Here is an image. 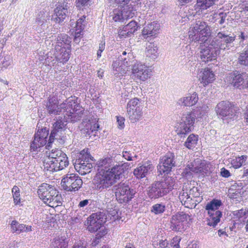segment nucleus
<instances>
[{
	"instance_id": "obj_1",
	"label": "nucleus",
	"mask_w": 248,
	"mask_h": 248,
	"mask_svg": "<svg viewBox=\"0 0 248 248\" xmlns=\"http://www.w3.org/2000/svg\"><path fill=\"white\" fill-rule=\"evenodd\" d=\"M202 113L201 108L199 107L183 114L180 122L175 126L177 134L180 138H185L193 129L195 119L201 117Z\"/></svg>"
},
{
	"instance_id": "obj_2",
	"label": "nucleus",
	"mask_w": 248,
	"mask_h": 248,
	"mask_svg": "<svg viewBox=\"0 0 248 248\" xmlns=\"http://www.w3.org/2000/svg\"><path fill=\"white\" fill-rule=\"evenodd\" d=\"M174 185V181L171 177H166L163 180L152 184L149 187L148 195L152 199L162 197L173 189Z\"/></svg>"
},
{
	"instance_id": "obj_3",
	"label": "nucleus",
	"mask_w": 248,
	"mask_h": 248,
	"mask_svg": "<svg viewBox=\"0 0 248 248\" xmlns=\"http://www.w3.org/2000/svg\"><path fill=\"white\" fill-rule=\"evenodd\" d=\"M37 193L39 198L50 207H56L61 203L59 192L47 184L44 183L39 186Z\"/></svg>"
},
{
	"instance_id": "obj_4",
	"label": "nucleus",
	"mask_w": 248,
	"mask_h": 248,
	"mask_svg": "<svg viewBox=\"0 0 248 248\" xmlns=\"http://www.w3.org/2000/svg\"><path fill=\"white\" fill-rule=\"evenodd\" d=\"M218 118L221 119L224 123H229L236 119L239 113V109L226 101L218 103L215 108Z\"/></svg>"
},
{
	"instance_id": "obj_5",
	"label": "nucleus",
	"mask_w": 248,
	"mask_h": 248,
	"mask_svg": "<svg viewBox=\"0 0 248 248\" xmlns=\"http://www.w3.org/2000/svg\"><path fill=\"white\" fill-rule=\"evenodd\" d=\"M222 205L221 200L215 199L207 203L205 209L208 215L206 219L207 225L215 228L220 222L222 214L219 209Z\"/></svg>"
},
{
	"instance_id": "obj_6",
	"label": "nucleus",
	"mask_w": 248,
	"mask_h": 248,
	"mask_svg": "<svg viewBox=\"0 0 248 248\" xmlns=\"http://www.w3.org/2000/svg\"><path fill=\"white\" fill-rule=\"evenodd\" d=\"M67 118L65 116L64 118L59 117L57 119L56 122L53 124V128L52 130L48 142L46 145V148L48 149L51 147V144L54 141V140H59L61 144L64 143L66 137L63 135L62 132L65 130V126L67 124Z\"/></svg>"
},
{
	"instance_id": "obj_7",
	"label": "nucleus",
	"mask_w": 248,
	"mask_h": 248,
	"mask_svg": "<svg viewBox=\"0 0 248 248\" xmlns=\"http://www.w3.org/2000/svg\"><path fill=\"white\" fill-rule=\"evenodd\" d=\"M210 34L209 27L206 23L199 20L193 25L191 31H189V37L192 41L202 42L208 40L207 37Z\"/></svg>"
},
{
	"instance_id": "obj_8",
	"label": "nucleus",
	"mask_w": 248,
	"mask_h": 248,
	"mask_svg": "<svg viewBox=\"0 0 248 248\" xmlns=\"http://www.w3.org/2000/svg\"><path fill=\"white\" fill-rule=\"evenodd\" d=\"M116 200L120 203H127L133 198L135 191L127 184L120 183L113 186Z\"/></svg>"
},
{
	"instance_id": "obj_9",
	"label": "nucleus",
	"mask_w": 248,
	"mask_h": 248,
	"mask_svg": "<svg viewBox=\"0 0 248 248\" xmlns=\"http://www.w3.org/2000/svg\"><path fill=\"white\" fill-rule=\"evenodd\" d=\"M93 180L96 189L101 191L110 188L116 182L112 175L107 171L98 172Z\"/></svg>"
},
{
	"instance_id": "obj_10",
	"label": "nucleus",
	"mask_w": 248,
	"mask_h": 248,
	"mask_svg": "<svg viewBox=\"0 0 248 248\" xmlns=\"http://www.w3.org/2000/svg\"><path fill=\"white\" fill-rule=\"evenodd\" d=\"M228 83L240 89H248V72L240 73L235 71L228 74L226 78Z\"/></svg>"
},
{
	"instance_id": "obj_11",
	"label": "nucleus",
	"mask_w": 248,
	"mask_h": 248,
	"mask_svg": "<svg viewBox=\"0 0 248 248\" xmlns=\"http://www.w3.org/2000/svg\"><path fill=\"white\" fill-rule=\"evenodd\" d=\"M70 3L65 0L59 1L56 4L54 14L51 16V20L55 23H60L63 21L70 13Z\"/></svg>"
},
{
	"instance_id": "obj_12",
	"label": "nucleus",
	"mask_w": 248,
	"mask_h": 248,
	"mask_svg": "<svg viewBox=\"0 0 248 248\" xmlns=\"http://www.w3.org/2000/svg\"><path fill=\"white\" fill-rule=\"evenodd\" d=\"M83 182L78 174H66L62 180L61 184L63 189L67 191H78L82 186Z\"/></svg>"
},
{
	"instance_id": "obj_13",
	"label": "nucleus",
	"mask_w": 248,
	"mask_h": 248,
	"mask_svg": "<svg viewBox=\"0 0 248 248\" xmlns=\"http://www.w3.org/2000/svg\"><path fill=\"white\" fill-rule=\"evenodd\" d=\"M230 35L225 32H219L217 34L216 37L211 40L213 45L219 51L220 49H229L232 46L231 44L234 41L235 36L233 34Z\"/></svg>"
},
{
	"instance_id": "obj_14",
	"label": "nucleus",
	"mask_w": 248,
	"mask_h": 248,
	"mask_svg": "<svg viewBox=\"0 0 248 248\" xmlns=\"http://www.w3.org/2000/svg\"><path fill=\"white\" fill-rule=\"evenodd\" d=\"M204 45L202 46L200 51V57L202 62H207L214 60L219 51L213 45L211 39L203 42Z\"/></svg>"
},
{
	"instance_id": "obj_15",
	"label": "nucleus",
	"mask_w": 248,
	"mask_h": 248,
	"mask_svg": "<svg viewBox=\"0 0 248 248\" xmlns=\"http://www.w3.org/2000/svg\"><path fill=\"white\" fill-rule=\"evenodd\" d=\"M175 155L173 153H168L160 159L157 166V170L159 174H168L173 167L175 166Z\"/></svg>"
},
{
	"instance_id": "obj_16",
	"label": "nucleus",
	"mask_w": 248,
	"mask_h": 248,
	"mask_svg": "<svg viewBox=\"0 0 248 248\" xmlns=\"http://www.w3.org/2000/svg\"><path fill=\"white\" fill-rule=\"evenodd\" d=\"M151 70L146 65L136 62L132 67V76L134 79L144 81L150 78Z\"/></svg>"
},
{
	"instance_id": "obj_17",
	"label": "nucleus",
	"mask_w": 248,
	"mask_h": 248,
	"mask_svg": "<svg viewBox=\"0 0 248 248\" xmlns=\"http://www.w3.org/2000/svg\"><path fill=\"white\" fill-rule=\"evenodd\" d=\"M48 131L46 128L41 129L35 134L33 140L31 143V151L38 152V149L46 144Z\"/></svg>"
},
{
	"instance_id": "obj_18",
	"label": "nucleus",
	"mask_w": 248,
	"mask_h": 248,
	"mask_svg": "<svg viewBox=\"0 0 248 248\" xmlns=\"http://www.w3.org/2000/svg\"><path fill=\"white\" fill-rule=\"evenodd\" d=\"M186 214L181 212L172 216L170 219V229L176 232H181L183 229V222L186 218Z\"/></svg>"
},
{
	"instance_id": "obj_19",
	"label": "nucleus",
	"mask_w": 248,
	"mask_h": 248,
	"mask_svg": "<svg viewBox=\"0 0 248 248\" xmlns=\"http://www.w3.org/2000/svg\"><path fill=\"white\" fill-rule=\"evenodd\" d=\"M203 163H200L199 161L191 163L190 164H188L185 169L182 173L183 175L187 179H189L192 177L193 173H203L204 172L203 168Z\"/></svg>"
},
{
	"instance_id": "obj_20",
	"label": "nucleus",
	"mask_w": 248,
	"mask_h": 248,
	"mask_svg": "<svg viewBox=\"0 0 248 248\" xmlns=\"http://www.w3.org/2000/svg\"><path fill=\"white\" fill-rule=\"evenodd\" d=\"M128 165L126 163H123L121 161H115L112 166H111L110 170H108V172L112 175L114 179L116 181L117 179H119L125 170L128 168Z\"/></svg>"
},
{
	"instance_id": "obj_21",
	"label": "nucleus",
	"mask_w": 248,
	"mask_h": 248,
	"mask_svg": "<svg viewBox=\"0 0 248 248\" xmlns=\"http://www.w3.org/2000/svg\"><path fill=\"white\" fill-rule=\"evenodd\" d=\"M46 108L50 115H58L62 112L61 104L59 105V101L57 97H50L46 102Z\"/></svg>"
},
{
	"instance_id": "obj_22",
	"label": "nucleus",
	"mask_w": 248,
	"mask_h": 248,
	"mask_svg": "<svg viewBox=\"0 0 248 248\" xmlns=\"http://www.w3.org/2000/svg\"><path fill=\"white\" fill-rule=\"evenodd\" d=\"M199 97L196 92L193 93L187 94L178 99L177 104L181 106L191 107L195 105L198 101Z\"/></svg>"
},
{
	"instance_id": "obj_23",
	"label": "nucleus",
	"mask_w": 248,
	"mask_h": 248,
	"mask_svg": "<svg viewBox=\"0 0 248 248\" xmlns=\"http://www.w3.org/2000/svg\"><path fill=\"white\" fill-rule=\"evenodd\" d=\"M153 168L154 167L150 162H144L142 165L134 170V174L137 178L141 179L150 173Z\"/></svg>"
},
{
	"instance_id": "obj_24",
	"label": "nucleus",
	"mask_w": 248,
	"mask_h": 248,
	"mask_svg": "<svg viewBox=\"0 0 248 248\" xmlns=\"http://www.w3.org/2000/svg\"><path fill=\"white\" fill-rule=\"evenodd\" d=\"M84 126L81 129L82 132L85 134L86 136L91 137L92 136H95V133L98 130L99 124L93 122L84 121L82 123Z\"/></svg>"
},
{
	"instance_id": "obj_25",
	"label": "nucleus",
	"mask_w": 248,
	"mask_h": 248,
	"mask_svg": "<svg viewBox=\"0 0 248 248\" xmlns=\"http://www.w3.org/2000/svg\"><path fill=\"white\" fill-rule=\"evenodd\" d=\"M139 26L135 21H131L126 25L124 26L122 30H120L119 35L121 38L130 37L136 31Z\"/></svg>"
},
{
	"instance_id": "obj_26",
	"label": "nucleus",
	"mask_w": 248,
	"mask_h": 248,
	"mask_svg": "<svg viewBox=\"0 0 248 248\" xmlns=\"http://www.w3.org/2000/svg\"><path fill=\"white\" fill-rule=\"evenodd\" d=\"M215 80V75L213 71L208 68L202 69L199 74V80L205 86Z\"/></svg>"
},
{
	"instance_id": "obj_27",
	"label": "nucleus",
	"mask_w": 248,
	"mask_h": 248,
	"mask_svg": "<svg viewBox=\"0 0 248 248\" xmlns=\"http://www.w3.org/2000/svg\"><path fill=\"white\" fill-rule=\"evenodd\" d=\"M78 103L75 101V97L71 96L61 104L62 112L66 111V114L71 116L75 111V107Z\"/></svg>"
},
{
	"instance_id": "obj_28",
	"label": "nucleus",
	"mask_w": 248,
	"mask_h": 248,
	"mask_svg": "<svg viewBox=\"0 0 248 248\" xmlns=\"http://www.w3.org/2000/svg\"><path fill=\"white\" fill-rule=\"evenodd\" d=\"M160 29V25L156 22H151L147 24L142 31L143 36H154L158 33Z\"/></svg>"
},
{
	"instance_id": "obj_29",
	"label": "nucleus",
	"mask_w": 248,
	"mask_h": 248,
	"mask_svg": "<svg viewBox=\"0 0 248 248\" xmlns=\"http://www.w3.org/2000/svg\"><path fill=\"white\" fill-rule=\"evenodd\" d=\"M54 55L56 60L62 63H65L69 59L70 48H66L64 47L61 49H55Z\"/></svg>"
},
{
	"instance_id": "obj_30",
	"label": "nucleus",
	"mask_w": 248,
	"mask_h": 248,
	"mask_svg": "<svg viewBox=\"0 0 248 248\" xmlns=\"http://www.w3.org/2000/svg\"><path fill=\"white\" fill-rule=\"evenodd\" d=\"M115 161V159L111 158H106L100 160L97 163L98 172L110 170L111 166H113Z\"/></svg>"
},
{
	"instance_id": "obj_31",
	"label": "nucleus",
	"mask_w": 248,
	"mask_h": 248,
	"mask_svg": "<svg viewBox=\"0 0 248 248\" xmlns=\"http://www.w3.org/2000/svg\"><path fill=\"white\" fill-rule=\"evenodd\" d=\"M71 38L67 34H61L57 37V42L55 47V49L71 48Z\"/></svg>"
},
{
	"instance_id": "obj_32",
	"label": "nucleus",
	"mask_w": 248,
	"mask_h": 248,
	"mask_svg": "<svg viewBox=\"0 0 248 248\" xmlns=\"http://www.w3.org/2000/svg\"><path fill=\"white\" fill-rule=\"evenodd\" d=\"M157 50V45L155 43L148 42L146 44L145 54L147 57L151 59L155 60L158 56Z\"/></svg>"
},
{
	"instance_id": "obj_33",
	"label": "nucleus",
	"mask_w": 248,
	"mask_h": 248,
	"mask_svg": "<svg viewBox=\"0 0 248 248\" xmlns=\"http://www.w3.org/2000/svg\"><path fill=\"white\" fill-rule=\"evenodd\" d=\"M118 208L115 205L112 203L108 205L107 209L106 212L108 221H115L119 218L118 214Z\"/></svg>"
},
{
	"instance_id": "obj_34",
	"label": "nucleus",
	"mask_w": 248,
	"mask_h": 248,
	"mask_svg": "<svg viewBox=\"0 0 248 248\" xmlns=\"http://www.w3.org/2000/svg\"><path fill=\"white\" fill-rule=\"evenodd\" d=\"M51 16L49 11L42 10L37 15L36 21L41 26L48 22L51 19Z\"/></svg>"
},
{
	"instance_id": "obj_35",
	"label": "nucleus",
	"mask_w": 248,
	"mask_h": 248,
	"mask_svg": "<svg viewBox=\"0 0 248 248\" xmlns=\"http://www.w3.org/2000/svg\"><path fill=\"white\" fill-rule=\"evenodd\" d=\"M216 0H197V3L195 7L196 9L199 10H206L213 6Z\"/></svg>"
},
{
	"instance_id": "obj_36",
	"label": "nucleus",
	"mask_w": 248,
	"mask_h": 248,
	"mask_svg": "<svg viewBox=\"0 0 248 248\" xmlns=\"http://www.w3.org/2000/svg\"><path fill=\"white\" fill-rule=\"evenodd\" d=\"M92 158L89 153L85 152V150H83L80 152L77 158L76 159L75 166H78L79 163L81 162H90L91 160H93Z\"/></svg>"
},
{
	"instance_id": "obj_37",
	"label": "nucleus",
	"mask_w": 248,
	"mask_h": 248,
	"mask_svg": "<svg viewBox=\"0 0 248 248\" xmlns=\"http://www.w3.org/2000/svg\"><path fill=\"white\" fill-rule=\"evenodd\" d=\"M67 246V242L64 236H58L55 238L51 244V247L54 248H66Z\"/></svg>"
},
{
	"instance_id": "obj_38",
	"label": "nucleus",
	"mask_w": 248,
	"mask_h": 248,
	"mask_svg": "<svg viewBox=\"0 0 248 248\" xmlns=\"http://www.w3.org/2000/svg\"><path fill=\"white\" fill-rule=\"evenodd\" d=\"M87 225L88 230L91 232L97 231L100 228L102 224L97 221L95 218L90 219V216L87 219Z\"/></svg>"
},
{
	"instance_id": "obj_39",
	"label": "nucleus",
	"mask_w": 248,
	"mask_h": 248,
	"mask_svg": "<svg viewBox=\"0 0 248 248\" xmlns=\"http://www.w3.org/2000/svg\"><path fill=\"white\" fill-rule=\"evenodd\" d=\"M44 166L45 169L49 171L53 172L60 170L56 162L49 158L45 160Z\"/></svg>"
},
{
	"instance_id": "obj_40",
	"label": "nucleus",
	"mask_w": 248,
	"mask_h": 248,
	"mask_svg": "<svg viewBox=\"0 0 248 248\" xmlns=\"http://www.w3.org/2000/svg\"><path fill=\"white\" fill-rule=\"evenodd\" d=\"M56 160L54 159V160L56 162V164H57V166L60 170L68 166L69 161L67 155L65 154H64L63 155H62L59 157L56 158Z\"/></svg>"
},
{
	"instance_id": "obj_41",
	"label": "nucleus",
	"mask_w": 248,
	"mask_h": 248,
	"mask_svg": "<svg viewBox=\"0 0 248 248\" xmlns=\"http://www.w3.org/2000/svg\"><path fill=\"white\" fill-rule=\"evenodd\" d=\"M95 218L100 222L101 224L103 225L107 221H108L106 212H98L92 214L90 216V219Z\"/></svg>"
},
{
	"instance_id": "obj_42",
	"label": "nucleus",
	"mask_w": 248,
	"mask_h": 248,
	"mask_svg": "<svg viewBox=\"0 0 248 248\" xmlns=\"http://www.w3.org/2000/svg\"><path fill=\"white\" fill-rule=\"evenodd\" d=\"M198 140V136L193 134H190L185 142V145L189 149L195 147Z\"/></svg>"
},
{
	"instance_id": "obj_43",
	"label": "nucleus",
	"mask_w": 248,
	"mask_h": 248,
	"mask_svg": "<svg viewBox=\"0 0 248 248\" xmlns=\"http://www.w3.org/2000/svg\"><path fill=\"white\" fill-rule=\"evenodd\" d=\"M25 227V224H20L16 220H13L11 223V231L13 233L19 234L23 232V229Z\"/></svg>"
},
{
	"instance_id": "obj_44",
	"label": "nucleus",
	"mask_w": 248,
	"mask_h": 248,
	"mask_svg": "<svg viewBox=\"0 0 248 248\" xmlns=\"http://www.w3.org/2000/svg\"><path fill=\"white\" fill-rule=\"evenodd\" d=\"M137 108H142L141 101L139 98L137 97L134 98L129 100L127 103V110H129V109L133 110V109Z\"/></svg>"
},
{
	"instance_id": "obj_45",
	"label": "nucleus",
	"mask_w": 248,
	"mask_h": 248,
	"mask_svg": "<svg viewBox=\"0 0 248 248\" xmlns=\"http://www.w3.org/2000/svg\"><path fill=\"white\" fill-rule=\"evenodd\" d=\"M122 8L115 9L112 12V19L115 22H123L124 20Z\"/></svg>"
},
{
	"instance_id": "obj_46",
	"label": "nucleus",
	"mask_w": 248,
	"mask_h": 248,
	"mask_svg": "<svg viewBox=\"0 0 248 248\" xmlns=\"http://www.w3.org/2000/svg\"><path fill=\"white\" fill-rule=\"evenodd\" d=\"M247 159V156L242 155L240 157H236L231 161L232 166L235 169H238L241 167L245 162Z\"/></svg>"
},
{
	"instance_id": "obj_47",
	"label": "nucleus",
	"mask_w": 248,
	"mask_h": 248,
	"mask_svg": "<svg viewBox=\"0 0 248 248\" xmlns=\"http://www.w3.org/2000/svg\"><path fill=\"white\" fill-rule=\"evenodd\" d=\"M128 117L131 123H135L138 122L142 117V112H135L133 110L129 109L127 110Z\"/></svg>"
},
{
	"instance_id": "obj_48",
	"label": "nucleus",
	"mask_w": 248,
	"mask_h": 248,
	"mask_svg": "<svg viewBox=\"0 0 248 248\" xmlns=\"http://www.w3.org/2000/svg\"><path fill=\"white\" fill-rule=\"evenodd\" d=\"M166 210V206L162 203H156L152 206L151 211L155 215L163 213Z\"/></svg>"
},
{
	"instance_id": "obj_49",
	"label": "nucleus",
	"mask_w": 248,
	"mask_h": 248,
	"mask_svg": "<svg viewBox=\"0 0 248 248\" xmlns=\"http://www.w3.org/2000/svg\"><path fill=\"white\" fill-rule=\"evenodd\" d=\"M233 218L236 220H240L241 218H246L248 216V212L246 209H241L232 212Z\"/></svg>"
},
{
	"instance_id": "obj_50",
	"label": "nucleus",
	"mask_w": 248,
	"mask_h": 248,
	"mask_svg": "<svg viewBox=\"0 0 248 248\" xmlns=\"http://www.w3.org/2000/svg\"><path fill=\"white\" fill-rule=\"evenodd\" d=\"M130 68H127L126 66H125L123 64L121 63V65L117 68V69H115L114 71H113V73L114 75H116L118 77H120L121 76H123L124 74H125L126 73L127 71H128L130 70Z\"/></svg>"
},
{
	"instance_id": "obj_51",
	"label": "nucleus",
	"mask_w": 248,
	"mask_h": 248,
	"mask_svg": "<svg viewBox=\"0 0 248 248\" xmlns=\"http://www.w3.org/2000/svg\"><path fill=\"white\" fill-rule=\"evenodd\" d=\"M120 60L121 63L123 65L124 64L127 68H130L131 64V60L133 59V56L131 52H128L127 56L124 57L123 58H119Z\"/></svg>"
},
{
	"instance_id": "obj_52",
	"label": "nucleus",
	"mask_w": 248,
	"mask_h": 248,
	"mask_svg": "<svg viewBox=\"0 0 248 248\" xmlns=\"http://www.w3.org/2000/svg\"><path fill=\"white\" fill-rule=\"evenodd\" d=\"M14 202L16 205L19 204L20 203L19 188L16 186H15L12 190Z\"/></svg>"
},
{
	"instance_id": "obj_53",
	"label": "nucleus",
	"mask_w": 248,
	"mask_h": 248,
	"mask_svg": "<svg viewBox=\"0 0 248 248\" xmlns=\"http://www.w3.org/2000/svg\"><path fill=\"white\" fill-rule=\"evenodd\" d=\"M75 167L76 169H79V170H85V171H84V173H86L87 172H90V170L93 168V165L90 162H85L79 163L78 166H75Z\"/></svg>"
},
{
	"instance_id": "obj_54",
	"label": "nucleus",
	"mask_w": 248,
	"mask_h": 248,
	"mask_svg": "<svg viewBox=\"0 0 248 248\" xmlns=\"http://www.w3.org/2000/svg\"><path fill=\"white\" fill-rule=\"evenodd\" d=\"M238 62L241 65L248 66V49L240 54Z\"/></svg>"
},
{
	"instance_id": "obj_55",
	"label": "nucleus",
	"mask_w": 248,
	"mask_h": 248,
	"mask_svg": "<svg viewBox=\"0 0 248 248\" xmlns=\"http://www.w3.org/2000/svg\"><path fill=\"white\" fill-rule=\"evenodd\" d=\"M64 153L61 150L55 149L52 150L51 152L48 154V158L54 160V159H57L56 158H58L61 155H64Z\"/></svg>"
},
{
	"instance_id": "obj_56",
	"label": "nucleus",
	"mask_w": 248,
	"mask_h": 248,
	"mask_svg": "<svg viewBox=\"0 0 248 248\" xmlns=\"http://www.w3.org/2000/svg\"><path fill=\"white\" fill-rule=\"evenodd\" d=\"M122 10L124 20L131 18L134 16V13L132 10L130 9V8H128V5L126 6L125 7H123Z\"/></svg>"
},
{
	"instance_id": "obj_57",
	"label": "nucleus",
	"mask_w": 248,
	"mask_h": 248,
	"mask_svg": "<svg viewBox=\"0 0 248 248\" xmlns=\"http://www.w3.org/2000/svg\"><path fill=\"white\" fill-rule=\"evenodd\" d=\"M11 61V58L9 55L2 56L0 58V65H1L2 67L6 68L10 65Z\"/></svg>"
},
{
	"instance_id": "obj_58",
	"label": "nucleus",
	"mask_w": 248,
	"mask_h": 248,
	"mask_svg": "<svg viewBox=\"0 0 248 248\" xmlns=\"http://www.w3.org/2000/svg\"><path fill=\"white\" fill-rule=\"evenodd\" d=\"M89 0H76V5L78 8L81 9L83 7L87 6Z\"/></svg>"
},
{
	"instance_id": "obj_59",
	"label": "nucleus",
	"mask_w": 248,
	"mask_h": 248,
	"mask_svg": "<svg viewBox=\"0 0 248 248\" xmlns=\"http://www.w3.org/2000/svg\"><path fill=\"white\" fill-rule=\"evenodd\" d=\"M188 195L189 194L187 192H185L184 190L180 192L179 198L183 204L186 205V199Z\"/></svg>"
},
{
	"instance_id": "obj_60",
	"label": "nucleus",
	"mask_w": 248,
	"mask_h": 248,
	"mask_svg": "<svg viewBox=\"0 0 248 248\" xmlns=\"http://www.w3.org/2000/svg\"><path fill=\"white\" fill-rule=\"evenodd\" d=\"M105 48V42L104 41H102L99 44V49L97 51V55L98 58L101 56V53L104 50Z\"/></svg>"
},
{
	"instance_id": "obj_61",
	"label": "nucleus",
	"mask_w": 248,
	"mask_h": 248,
	"mask_svg": "<svg viewBox=\"0 0 248 248\" xmlns=\"http://www.w3.org/2000/svg\"><path fill=\"white\" fill-rule=\"evenodd\" d=\"M73 248H86V242L84 240H79L74 245Z\"/></svg>"
},
{
	"instance_id": "obj_62",
	"label": "nucleus",
	"mask_w": 248,
	"mask_h": 248,
	"mask_svg": "<svg viewBox=\"0 0 248 248\" xmlns=\"http://www.w3.org/2000/svg\"><path fill=\"white\" fill-rule=\"evenodd\" d=\"M193 201L194 202L192 203V205L194 204V207H195L197 203H199L202 202V198L200 197V193H197L193 195Z\"/></svg>"
},
{
	"instance_id": "obj_63",
	"label": "nucleus",
	"mask_w": 248,
	"mask_h": 248,
	"mask_svg": "<svg viewBox=\"0 0 248 248\" xmlns=\"http://www.w3.org/2000/svg\"><path fill=\"white\" fill-rule=\"evenodd\" d=\"M125 119L123 117L117 116V122L118 123V127L120 129H122L124 126Z\"/></svg>"
},
{
	"instance_id": "obj_64",
	"label": "nucleus",
	"mask_w": 248,
	"mask_h": 248,
	"mask_svg": "<svg viewBox=\"0 0 248 248\" xmlns=\"http://www.w3.org/2000/svg\"><path fill=\"white\" fill-rule=\"evenodd\" d=\"M180 241L181 239L179 237H176L173 238L171 243L172 248H180V247L179 245Z\"/></svg>"
}]
</instances>
